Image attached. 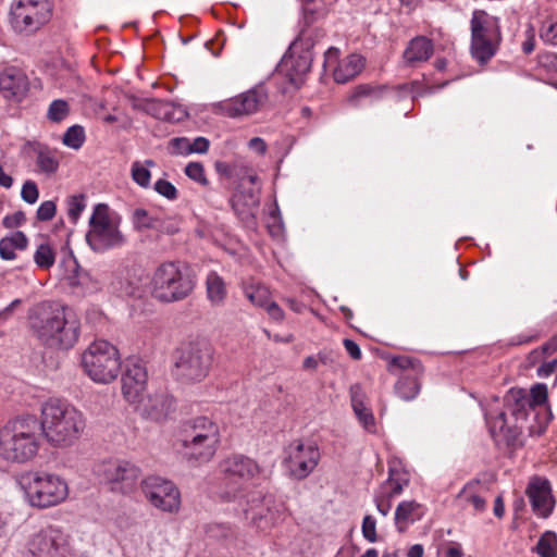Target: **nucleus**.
<instances>
[{"instance_id": "nucleus-32", "label": "nucleus", "mask_w": 557, "mask_h": 557, "mask_svg": "<svg viewBox=\"0 0 557 557\" xmlns=\"http://www.w3.org/2000/svg\"><path fill=\"white\" fill-rule=\"evenodd\" d=\"M242 289L249 302L256 307L263 308L272 299L269 287L255 278L244 281Z\"/></svg>"}, {"instance_id": "nucleus-23", "label": "nucleus", "mask_w": 557, "mask_h": 557, "mask_svg": "<svg viewBox=\"0 0 557 557\" xmlns=\"http://www.w3.org/2000/svg\"><path fill=\"white\" fill-rule=\"evenodd\" d=\"M284 516V508L273 496L265 495L260 500V505L251 507V519L256 527L261 531H267L274 527Z\"/></svg>"}, {"instance_id": "nucleus-25", "label": "nucleus", "mask_w": 557, "mask_h": 557, "mask_svg": "<svg viewBox=\"0 0 557 557\" xmlns=\"http://www.w3.org/2000/svg\"><path fill=\"white\" fill-rule=\"evenodd\" d=\"M0 91L5 98L21 101L28 91V79L26 75L16 67L5 69L0 74Z\"/></svg>"}, {"instance_id": "nucleus-56", "label": "nucleus", "mask_w": 557, "mask_h": 557, "mask_svg": "<svg viewBox=\"0 0 557 557\" xmlns=\"http://www.w3.org/2000/svg\"><path fill=\"white\" fill-rule=\"evenodd\" d=\"M134 225L139 230L150 228L153 226V219L144 209H137L134 212Z\"/></svg>"}, {"instance_id": "nucleus-3", "label": "nucleus", "mask_w": 557, "mask_h": 557, "mask_svg": "<svg viewBox=\"0 0 557 557\" xmlns=\"http://www.w3.org/2000/svg\"><path fill=\"white\" fill-rule=\"evenodd\" d=\"M39 431L54 446L73 444L85 429L81 411L61 399L51 398L41 406Z\"/></svg>"}, {"instance_id": "nucleus-22", "label": "nucleus", "mask_w": 557, "mask_h": 557, "mask_svg": "<svg viewBox=\"0 0 557 557\" xmlns=\"http://www.w3.org/2000/svg\"><path fill=\"white\" fill-rule=\"evenodd\" d=\"M527 494L531 502L533 511L542 517H548L554 508L550 483L544 478H534L530 481Z\"/></svg>"}, {"instance_id": "nucleus-5", "label": "nucleus", "mask_w": 557, "mask_h": 557, "mask_svg": "<svg viewBox=\"0 0 557 557\" xmlns=\"http://www.w3.org/2000/svg\"><path fill=\"white\" fill-rule=\"evenodd\" d=\"M196 284V275L189 265L181 261H165L152 272L149 288L157 301L173 304L188 298Z\"/></svg>"}, {"instance_id": "nucleus-30", "label": "nucleus", "mask_w": 557, "mask_h": 557, "mask_svg": "<svg viewBox=\"0 0 557 557\" xmlns=\"http://www.w3.org/2000/svg\"><path fill=\"white\" fill-rule=\"evenodd\" d=\"M206 297L212 307L225 305L228 287L225 280L215 271H210L205 280Z\"/></svg>"}, {"instance_id": "nucleus-40", "label": "nucleus", "mask_w": 557, "mask_h": 557, "mask_svg": "<svg viewBox=\"0 0 557 557\" xmlns=\"http://www.w3.org/2000/svg\"><path fill=\"white\" fill-rule=\"evenodd\" d=\"M386 92V89L383 87H376L371 85H360L356 87L354 90L350 101L354 102L356 106H359L361 103L362 99H371L376 100L384 96Z\"/></svg>"}, {"instance_id": "nucleus-58", "label": "nucleus", "mask_w": 557, "mask_h": 557, "mask_svg": "<svg viewBox=\"0 0 557 557\" xmlns=\"http://www.w3.org/2000/svg\"><path fill=\"white\" fill-rule=\"evenodd\" d=\"M442 557H463V550L458 543H448L441 550Z\"/></svg>"}, {"instance_id": "nucleus-57", "label": "nucleus", "mask_w": 557, "mask_h": 557, "mask_svg": "<svg viewBox=\"0 0 557 557\" xmlns=\"http://www.w3.org/2000/svg\"><path fill=\"white\" fill-rule=\"evenodd\" d=\"M26 218L23 211H16L13 214L5 215L2 225L7 228H15L25 222Z\"/></svg>"}, {"instance_id": "nucleus-11", "label": "nucleus", "mask_w": 557, "mask_h": 557, "mask_svg": "<svg viewBox=\"0 0 557 557\" xmlns=\"http://www.w3.org/2000/svg\"><path fill=\"white\" fill-rule=\"evenodd\" d=\"M512 414L509 410V397L506 394L503 407L499 408V399L494 398L490 408L486 409L485 420L496 445L506 447H516L520 445L522 431L527 428L528 418L523 414Z\"/></svg>"}, {"instance_id": "nucleus-64", "label": "nucleus", "mask_w": 557, "mask_h": 557, "mask_svg": "<svg viewBox=\"0 0 557 557\" xmlns=\"http://www.w3.org/2000/svg\"><path fill=\"white\" fill-rule=\"evenodd\" d=\"M541 64L548 70L557 72V53L547 52L541 57Z\"/></svg>"}, {"instance_id": "nucleus-60", "label": "nucleus", "mask_w": 557, "mask_h": 557, "mask_svg": "<svg viewBox=\"0 0 557 557\" xmlns=\"http://www.w3.org/2000/svg\"><path fill=\"white\" fill-rule=\"evenodd\" d=\"M215 171L219 175L231 178L235 175L236 165L224 161H216L214 164Z\"/></svg>"}, {"instance_id": "nucleus-14", "label": "nucleus", "mask_w": 557, "mask_h": 557, "mask_svg": "<svg viewBox=\"0 0 557 557\" xmlns=\"http://www.w3.org/2000/svg\"><path fill=\"white\" fill-rule=\"evenodd\" d=\"M71 554L70 535L49 525L29 539L25 557H69Z\"/></svg>"}, {"instance_id": "nucleus-15", "label": "nucleus", "mask_w": 557, "mask_h": 557, "mask_svg": "<svg viewBox=\"0 0 557 557\" xmlns=\"http://www.w3.org/2000/svg\"><path fill=\"white\" fill-rule=\"evenodd\" d=\"M141 490L146 499L157 509L176 513L181 508V492L178 487L166 479L148 476L141 482Z\"/></svg>"}, {"instance_id": "nucleus-10", "label": "nucleus", "mask_w": 557, "mask_h": 557, "mask_svg": "<svg viewBox=\"0 0 557 557\" xmlns=\"http://www.w3.org/2000/svg\"><path fill=\"white\" fill-rule=\"evenodd\" d=\"M470 52L481 65L488 63L497 53L503 36L499 20L483 10L472 13Z\"/></svg>"}, {"instance_id": "nucleus-54", "label": "nucleus", "mask_w": 557, "mask_h": 557, "mask_svg": "<svg viewBox=\"0 0 557 557\" xmlns=\"http://www.w3.org/2000/svg\"><path fill=\"white\" fill-rule=\"evenodd\" d=\"M557 351V336L550 338L547 343L542 345L540 349H535L530 354L532 361H539L543 356L552 355Z\"/></svg>"}, {"instance_id": "nucleus-39", "label": "nucleus", "mask_w": 557, "mask_h": 557, "mask_svg": "<svg viewBox=\"0 0 557 557\" xmlns=\"http://www.w3.org/2000/svg\"><path fill=\"white\" fill-rule=\"evenodd\" d=\"M34 262L41 270H49L55 262V250L48 244L37 246L34 253Z\"/></svg>"}, {"instance_id": "nucleus-38", "label": "nucleus", "mask_w": 557, "mask_h": 557, "mask_svg": "<svg viewBox=\"0 0 557 557\" xmlns=\"http://www.w3.org/2000/svg\"><path fill=\"white\" fill-rule=\"evenodd\" d=\"M408 483L409 478L406 472L391 469L389 476L385 483V487L388 488L387 496L392 498L399 495Z\"/></svg>"}, {"instance_id": "nucleus-53", "label": "nucleus", "mask_w": 557, "mask_h": 557, "mask_svg": "<svg viewBox=\"0 0 557 557\" xmlns=\"http://www.w3.org/2000/svg\"><path fill=\"white\" fill-rule=\"evenodd\" d=\"M154 190L168 198L169 200H174L177 198V189L176 187L169 181L166 180H158L156 183H154Z\"/></svg>"}, {"instance_id": "nucleus-6", "label": "nucleus", "mask_w": 557, "mask_h": 557, "mask_svg": "<svg viewBox=\"0 0 557 557\" xmlns=\"http://www.w3.org/2000/svg\"><path fill=\"white\" fill-rule=\"evenodd\" d=\"M120 372L124 399L129 405L140 403L148 383L146 366L135 357L127 358L122 363L116 347L107 343V383L115 380Z\"/></svg>"}, {"instance_id": "nucleus-17", "label": "nucleus", "mask_w": 557, "mask_h": 557, "mask_svg": "<svg viewBox=\"0 0 557 557\" xmlns=\"http://www.w3.org/2000/svg\"><path fill=\"white\" fill-rule=\"evenodd\" d=\"M509 397V410L512 414L539 416L547 401L548 392L545 384H535L528 393L521 388H511L507 393Z\"/></svg>"}, {"instance_id": "nucleus-2", "label": "nucleus", "mask_w": 557, "mask_h": 557, "mask_svg": "<svg viewBox=\"0 0 557 557\" xmlns=\"http://www.w3.org/2000/svg\"><path fill=\"white\" fill-rule=\"evenodd\" d=\"M220 442L219 425L210 418L201 416L181 425L174 447L187 462L200 466L214 457Z\"/></svg>"}, {"instance_id": "nucleus-46", "label": "nucleus", "mask_w": 557, "mask_h": 557, "mask_svg": "<svg viewBox=\"0 0 557 557\" xmlns=\"http://www.w3.org/2000/svg\"><path fill=\"white\" fill-rule=\"evenodd\" d=\"M67 215L73 223H76L79 215L85 209L84 195H74L67 198Z\"/></svg>"}, {"instance_id": "nucleus-36", "label": "nucleus", "mask_w": 557, "mask_h": 557, "mask_svg": "<svg viewBox=\"0 0 557 557\" xmlns=\"http://www.w3.org/2000/svg\"><path fill=\"white\" fill-rule=\"evenodd\" d=\"M121 216L107 209V248L119 247L125 243V237L119 230Z\"/></svg>"}, {"instance_id": "nucleus-29", "label": "nucleus", "mask_w": 557, "mask_h": 557, "mask_svg": "<svg viewBox=\"0 0 557 557\" xmlns=\"http://www.w3.org/2000/svg\"><path fill=\"white\" fill-rule=\"evenodd\" d=\"M425 515L423 505L414 500H406L398 504L395 511V525L399 532H405L409 525L421 520Z\"/></svg>"}, {"instance_id": "nucleus-61", "label": "nucleus", "mask_w": 557, "mask_h": 557, "mask_svg": "<svg viewBox=\"0 0 557 557\" xmlns=\"http://www.w3.org/2000/svg\"><path fill=\"white\" fill-rule=\"evenodd\" d=\"M343 344H344L346 351L354 360L361 359L362 354H361L359 345L356 342H354L352 339H349V338H345Z\"/></svg>"}, {"instance_id": "nucleus-45", "label": "nucleus", "mask_w": 557, "mask_h": 557, "mask_svg": "<svg viewBox=\"0 0 557 557\" xmlns=\"http://www.w3.org/2000/svg\"><path fill=\"white\" fill-rule=\"evenodd\" d=\"M391 368H398L404 370V373L421 374V366L418 361L410 357L399 356L394 357L389 363Z\"/></svg>"}, {"instance_id": "nucleus-42", "label": "nucleus", "mask_w": 557, "mask_h": 557, "mask_svg": "<svg viewBox=\"0 0 557 557\" xmlns=\"http://www.w3.org/2000/svg\"><path fill=\"white\" fill-rule=\"evenodd\" d=\"M70 114V106L67 101L63 99L53 100L47 111V119L53 123H60L64 121Z\"/></svg>"}, {"instance_id": "nucleus-1", "label": "nucleus", "mask_w": 557, "mask_h": 557, "mask_svg": "<svg viewBox=\"0 0 557 557\" xmlns=\"http://www.w3.org/2000/svg\"><path fill=\"white\" fill-rule=\"evenodd\" d=\"M28 321L34 335L46 346L69 349L78 341L81 320L71 307L60 301L35 305Z\"/></svg>"}, {"instance_id": "nucleus-19", "label": "nucleus", "mask_w": 557, "mask_h": 557, "mask_svg": "<svg viewBox=\"0 0 557 557\" xmlns=\"http://www.w3.org/2000/svg\"><path fill=\"white\" fill-rule=\"evenodd\" d=\"M364 67V59L357 53L339 59V50L330 48L324 54V70L332 72L335 82L347 83L356 77Z\"/></svg>"}, {"instance_id": "nucleus-43", "label": "nucleus", "mask_w": 557, "mask_h": 557, "mask_svg": "<svg viewBox=\"0 0 557 557\" xmlns=\"http://www.w3.org/2000/svg\"><path fill=\"white\" fill-rule=\"evenodd\" d=\"M85 141V131L81 125H73L63 134L62 143L72 149H79Z\"/></svg>"}, {"instance_id": "nucleus-27", "label": "nucleus", "mask_w": 557, "mask_h": 557, "mask_svg": "<svg viewBox=\"0 0 557 557\" xmlns=\"http://www.w3.org/2000/svg\"><path fill=\"white\" fill-rule=\"evenodd\" d=\"M487 488L478 480L468 482L457 495L458 504L465 509L482 512L486 509Z\"/></svg>"}, {"instance_id": "nucleus-44", "label": "nucleus", "mask_w": 557, "mask_h": 557, "mask_svg": "<svg viewBox=\"0 0 557 557\" xmlns=\"http://www.w3.org/2000/svg\"><path fill=\"white\" fill-rule=\"evenodd\" d=\"M186 176L197 184L207 187L209 180L207 178L205 166L200 162H189L184 170Z\"/></svg>"}, {"instance_id": "nucleus-9", "label": "nucleus", "mask_w": 557, "mask_h": 557, "mask_svg": "<svg viewBox=\"0 0 557 557\" xmlns=\"http://www.w3.org/2000/svg\"><path fill=\"white\" fill-rule=\"evenodd\" d=\"M20 483L30 506L49 508L63 503L69 495V486L61 476L44 472H27Z\"/></svg>"}, {"instance_id": "nucleus-16", "label": "nucleus", "mask_w": 557, "mask_h": 557, "mask_svg": "<svg viewBox=\"0 0 557 557\" xmlns=\"http://www.w3.org/2000/svg\"><path fill=\"white\" fill-rule=\"evenodd\" d=\"M319 460L320 450L313 442L297 440L286 448L285 465L294 479H306L318 466Z\"/></svg>"}, {"instance_id": "nucleus-24", "label": "nucleus", "mask_w": 557, "mask_h": 557, "mask_svg": "<svg viewBox=\"0 0 557 557\" xmlns=\"http://www.w3.org/2000/svg\"><path fill=\"white\" fill-rule=\"evenodd\" d=\"M85 373L97 383L104 382V341L92 342L82 355Z\"/></svg>"}, {"instance_id": "nucleus-52", "label": "nucleus", "mask_w": 557, "mask_h": 557, "mask_svg": "<svg viewBox=\"0 0 557 557\" xmlns=\"http://www.w3.org/2000/svg\"><path fill=\"white\" fill-rule=\"evenodd\" d=\"M57 212L55 202L52 200H47L40 203L37 209L36 218L38 221L48 222L51 221Z\"/></svg>"}, {"instance_id": "nucleus-50", "label": "nucleus", "mask_w": 557, "mask_h": 557, "mask_svg": "<svg viewBox=\"0 0 557 557\" xmlns=\"http://www.w3.org/2000/svg\"><path fill=\"white\" fill-rule=\"evenodd\" d=\"M21 198L23 199V201L29 205H34L37 202L39 198V190L37 184L34 181L27 180L26 182H24L21 189Z\"/></svg>"}, {"instance_id": "nucleus-59", "label": "nucleus", "mask_w": 557, "mask_h": 557, "mask_svg": "<svg viewBox=\"0 0 557 557\" xmlns=\"http://www.w3.org/2000/svg\"><path fill=\"white\" fill-rule=\"evenodd\" d=\"M263 309L267 311L271 319L275 321H283V309L276 302L272 301V299L263 307Z\"/></svg>"}, {"instance_id": "nucleus-62", "label": "nucleus", "mask_w": 557, "mask_h": 557, "mask_svg": "<svg viewBox=\"0 0 557 557\" xmlns=\"http://www.w3.org/2000/svg\"><path fill=\"white\" fill-rule=\"evenodd\" d=\"M557 368V359H553L547 362H543L537 369V375L540 377H548Z\"/></svg>"}, {"instance_id": "nucleus-12", "label": "nucleus", "mask_w": 557, "mask_h": 557, "mask_svg": "<svg viewBox=\"0 0 557 557\" xmlns=\"http://www.w3.org/2000/svg\"><path fill=\"white\" fill-rule=\"evenodd\" d=\"M52 3L50 0H13L10 9V22L20 34H33L50 21Z\"/></svg>"}, {"instance_id": "nucleus-28", "label": "nucleus", "mask_w": 557, "mask_h": 557, "mask_svg": "<svg viewBox=\"0 0 557 557\" xmlns=\"http://www.w3.org/2000/svg\"><path fill=\"white\" fill-rule=\"evenodd\" d=\"M86 242L95 252L104 251V203H98L89 219Z\"/></svg>"}, {"instance_id": "nucleus-41", "label": "nucleus", "mask_w": 557, "mask_h": 557, "mask_svg": "<svg viewBox=\"0 0 557 557\" xmlns=\"http://www.w3.org/2000/svg\"><path fill=\"white\" fill-rule=\"evenodd\" d=\"M36 164L40 172L46 174H52L59 168V161L55 153L49 149H41L38 151Z\"/></svg>"}, {"instance_id": "nucleus-33", "label": "nucleus", "mask_w": 557, "mask_h": 557, "mask_svg": "<svg viewBox=\"0 0 557 557\" xmlns=\"http://www.w3.org/2000/svg\"><path fill=\"white\" fill-rule=\"evenodd\" d=\"M420 374L403 373L395 384L396 395L405 401H410L417 397L420 392Z\"/></svg>"}, {"instance_id": "nucleus-18", "label": "nucleus", "mask_w": 557, "mask_h": 557, "mask_svg": "<svg viewBox=\"0 0 557 557\" xmlns=\"http://www.w3.org/2000/svg\"><path fill=\"white\" fill-rule=\"evenodd\" d=\"M268 96L262 86L251 88L234 98L221 101L219 110L230 117L256 113L267 101Z\"/></svg>"}, {"instance_id": "nucleus-8", "label": "nucleus", "mask_w": 557, "mask_h": 557, "mask_svg": "<svg viewBox=\"0 0 557 557\" xmlns=\"http://www.w3.org/2000/svg\"><path fill=\"white\" fill-rule=\"evenodd\" d=\"M220 471L226 485L221 496L226 500L244 497L245 488L249 483L265 478L264 469L255 459L240 454L223 459L220 462Z\"/></svg>"}, {"instance_id": "nucleus-48", "label": "nucleus", "mask_w": 557, "mask_h": 557, "mask_svg": "<svg viewBox=\"0 0 557 557\" xmlns=\"http://www.w3.org/2000/svg\"><path fill=\"white\" fill-rule=\"evenodd\" d=\"M361 532H362V536L369 543H376L379 541V536L376 533V520L374 519V517L367 515L363 518L362 525H361Z\"/></svg>"}, {"instance_id": "nucleus-37", "label": "nucleus", "mask_w": 557, "mask_h": 557, "mask_svg": "<svg viewBox=\"0 0 557 557\" xmlns=\"http://www.w3.org/2000/svg\"><path fill=\"white\" fill-rule=\"evenodd\" d=\"M535 552L540 557H557V534L553 531L543 533L536 544Z\"/></svg>"}, {"instance_id": "nucleus-4", "label": "nucleus", "mask_w": 557, "mask_h": 557, "mask_svg": "<svg viewBox=\"0 0 557 557\" xmlns=\"http://www.w3.org/2000/svg\"><path fill=\"white\" fill-rule=\"evenodd\" d=\"M41 443L39 422L34 416L18 417L0 430V457L24 463L36 457Z\"/></svg>"}, {"instance_id": "nucleus-21", "label": "nucleus", "mask_w": 557, "mask_h": 557, "mask_svg": "<svg viewBox=\"0 0 557 557\" xmlns=\"http://www.w3.org/2000/svg\"><path fill=\"white\" fill-rule=\"evenodd\" d=\"M145 418L162 421L174 410V399L166 392L143 395L140 403L132 405Z\"/></svg>"}, {"instance_id": "nucleus-34", "label": "nucleus", "mask_w": 557, "mask_h": 557, "mask_svg": "<svg viewBox=\"0 0 557 557\" xmlns=\"http://www.w3.org/2000/svg\"><path fill=\"white\" fill-rule=\"evenodd\" d=\"M73 293L77 296L89 297L102 289L100 281L95 280L89 273H78L75 277L71 278L70 283Z\"/></svg>"}, {"instance_id": "nucleus-63", "label": "nucleus", "mask_w": 557, "mask_h": 557, "mask_svg": "<svg viewBox=\"0 0 557 557\" xmlns=\"http://www.w3.org/2000/svg\"><path fill=\"white\" fill-rule=\"evenodd\" d=\"M210 143L206 137H197L191 141L193 153H206Z\"/></svg>"}, {"instance_id": "nucleus-13", "label": "nucleus", "mask_w": 557, "mask_h": 557, "mask_svg": "<svg viewBox=\"0 0 557 557\" xmlns=\"http://www.w3.org/2000/svg\"><path fill=\"white\" fill-rule=\"evenodd\" d=\"M311 51L309 49H302L301 41H293L276 70V76H282L286 81V86L283 87V91L286 92L292 88H300L311 69Z\"/></svg>"}, {"instance_id": "nucleus-31", "label": "nucleus", "mask_w": 557, "mask_h": 557, "mask_svg": "<svg viewBox=\"0 0 557 557\" xmlns=\"http://www.w3.org/2000/svg\"><path fill=\"white\" fill-rule=\"evenodd\" d=\"M433 51L434 47L432 40L425 36H418L410 40L403 57L406 63L413 65L428 61L433 54Z\"/></svg>"}, {"instance_id": "nucleus-35", "label": "nucleus", "mask_w": 557, "mask_h": 557, "mask_svg": "<svg viewBox=\"0 0 557 557\" xmlns=\"http://www.w3.org/2000/svg\"><path fill=\"white\" fill-rule=\"evenodd\" d=\"M27 244L26 235L21 231H16L0 239V257L4 260H13L16 257L14 251L16 249H26Z\"/></svg>"}, {"instance_id": "nucleus-47", "label": "nucleus", "mask_w": 557, "mask_h": 557, "mask_svg": "<svg viewBox=\"0 0 557 557\" xmlns=\"http://www.w3.org/2000/svg\"><path fill=\"white\" fill-rule=\"evenodd\" d=\"M540 36L544 42L557 46V21L553 18L544 21Z\"/></svg>"}, {"instance_id": "nucleus-55", "label": "nucleus", "mask_w": 557, "mask_h": 557, "mask_svg": "<svg viewBox=\"0 0 557 557\" xmlns=\"http://www.w3.org/2000/svg\"><path fill=\"white\" fill-rule=\"evenodd\" d=\"M158 111H159V114L158 116L160 119H163V120H166V121H174V120H181L182 115H183V111H178L180 113V116L175 117V112H176V109L173 104L169 103V102H159L158 103Z\"/></svg>"}, {"instance_id": "nucleus-26", "label": "nucleus", "mask_w": 557, "mask_h": 557, "mask_svg": "<svg viewBox=\"0 0 557 557\" xmlns=\"http://www.w3.org/2000/svg\"><path fill=\"white\" fill-rule=\"evenodd\" d=\"M350 401L352 410L362 425L369 433L376 432V422L372 409L368 406L367 394L360 384H354L350 387Z\"/></svg>"}, {"instance_id": "nucleus-7", "label": "nucleus", "mask_w": 557, "mask_h": 557, "mask_svg": "<svg viewBox=\"0 0 557 557\" xmlns=\"http://www.w3.org/2000/svg\"><path fill=\"white\" fill-rule=\"evenodd\" d=\"M214 359L213 347L203 339L181 344L174 352L175 375L187 383L202 382L209 374Z\"/></svg>"}, {"instance_id": "nucleus-20", "label": "nucleus", "mask_w": 557, "mask_h": 557, "mask_svg": "<svg viewBox=\"0 0 557 557\" xmlns=\"http://www.w3.org/2000/svg\"><path fill=\"white\" fill-rule=\"evenodd\" d=\"M140 470L126 460L111 461L107 467V486L123 494L132 492L139 480Z\"/></svg>"}, {"instance_id": "nucleus-51", "label": "nucleus", "mask_w": 557, "mask_h": 557, "mask_svg": "<svg viewBox=\"0 0 557 557\" xmlns=\"http://www.w3.org/2000/svg\"><path fill=\"white\" fill-rule=\"evenodd\" d=\"M171 152L174 154H190L193 153L191 141L186 137H176L169 143Z\"/></svg>"}, {"instance_id": "nucleus-49", "label": "nucleus", "mask_w": 557, "mask_h": 557, "mask_svg": "<svg viewBox=\"0 0 557 557\" xmlns=\"http://www.w3.org/2000/svg\"><path fill=\"white\" fill-rule=\"evenodd\" d=\"M132 177L140 186H149L151 174L150 171L139 162L132 165Z\"/></svg>"}]
</instances>
